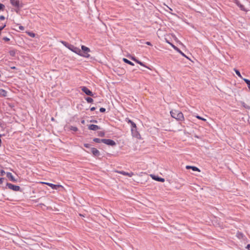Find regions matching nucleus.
Masks as SVG:
<instances>
[{
	"mask_svg": "<svg viewBox=\"0 0 250 250\" xmlns=\"http://www.w3.org/2000/svg\"><path fill=\"white\" fill-rule=\"evenodd\" d=\"M60 42L69 50L80 56L86 58H88L90 57V54L89 53L90 52V49L84 45H82V51L78 47H75L72 44H69L66 42L61 41Z\"/></svg>",
	"mask_w": 250,
	"mask_h": 250,
	"instance_id": "1",
	"label": "nucleus"
},
{
	"mask_svg": "<svg viewBox=\"0 0 250 250\" xmlns=\"http://www.w3.org/2000/svg\"><path fill=\"white\" fill-rule=\"evenodd\" d=\"M170 114L172 117L178 121H184L185 120L184 116L183 113L178 110H172L170 111Z\"/></svg>",
	"mask_w": 250,
	"mask_h": 250,
	"instance_id": "2",
	"label": "nucleus"
},
{
	"mask_svg": "<svg viewBox=\"0 0 250 250\" xmlns=\"http://www.w3.org/2000/svg\"><path fill=\"white\" fill-rule=\"evenodd\" d=\"M6 187L10 189L15 191H18L20 190V187L18 186L14 185L11 183H7L6 185Z\"/></svg>",
	"mask_w": 250,
	"mask_h": 250,
	"instance_id": "3",
	"label": "nucleus"
},
{
	"mask_svg": "<svg viewBox=\"0 0 250 250\" xmlns=\"http://www.w3.org/2000/svg\"><path fill=\"white\" fill-rule=\"evenodd\" d=\"M40 183L48 185V186H49L52 189H57L58 188H60V187L63 188V187L60 185H54V184H53L51 183L44 182H40Z\"/></svg>",
	"mask_w": 250,
	"mask_h": 250,
	"instance_id": "4",
	"label": "nucleus"
},
{
	"mask_svg": "<svg viewBox=\"0 0 250 250\" xmlns=\"http://www.w3.org/2000/svg\"><path fill=\"white\" fill-rule=\"evenodd\" d=\"M102 143L111 146H113L116 145L115 142L114 141L110 139H102Z\"/></svg>",
	"mask_w": 250,
	"mask_h": 250,
	"instance_id": "5",
	"label": "nucleus"
},
{
	"mask_svg": "<svg viewBox=\"0 0 250 250\" xmlns=\"http://www.w3.org/2000/svg\"><path fill=\"white\" fill-rule=\"evenodd\" d=\"M125 121L127 123L130 124L131 125V131H133L134 129H136L137 128L136 125L133 122H132L131 120H130L129 119L126 118L125 119Z\"/></svg>",
	"mask_w": 250,
	"mask_h": 250,
	"instance_id": "6",
	"label": "nucleus"
},
{
	"mask_svg": "<svg viewBox=\"0 0 250 250\" xmlns=\"http://www.w3.org/2000/svg\"><path fill=\"white\" fill-rule=\"evenodd\" d=\"M81 90L84 92L86 95L89 96H93L92 92L85 86H83L81 87Z\"/></svg>",
	"mask_w": 250,
	"mask_h": 250,
	"instance_id": "7",
	"label": "nucleus"
},
{
	"mask_svg": "<svg viewBox=\"0 0 250 250\" xmlns=\"http://www.w3.org/2000/svg\"><path fill=\"white\" fill-rule=\"evenodd\" d=\"M150 176L152 178V179L156 180L157 181L164 182L165 181L164 178L159 177L155 175L151 174Z\"/></svg>",
	"mask_w": 250,
	"mask_h": 250,
	"instance_id": "8",
	"label": "nucleus"
},
{
	"mask_svg": "<svg viewBox=\"0 0 250 250\" xmlns=\"http://www.w3.org/2000/svg\"><path fill=\"white\" fill-rule=\"evenodd\" d=\"M6 176L7 178L12 182H17V179H16L10 172H7Z\"/></svg>",
	"mask_w": 250,
	"mask_h": 250,
	"instance_id": "9",
	"label": "nucleus"
},
{
	"mask_svg": "<svg viewBox=\"0 0 250 250\" xmlns=\"http://www.w3.org/2000/svg\"><path fill=\"white\" fill-rule=\"evenodd\" d=\"M116 172H117L118 173H120L122 175H125V176H127L128 177H132L133 175H134V173L133 172H130V173H128V172H125L124 171H115Z\"/></svg>",
	"mask_w": 250,
	"mask_h": 250,
	"instance_id": "10",
	"label": "nucleus"
},
{
	"mask_svg": "<svg viewBox=\"0 0 250 250\" xmlns=\"http://www.w3.org/2000/svg\"><path fill=\"white\" fill-rule=\"evenodd\" d=\"M11 4L17 8H19L20 6V3L19 0H10Z\"/></svg>",
	"mask_w": 250,
	"mask_h": 250,
	"instance_id": "11",
	"label": "nucleus"
},
{
	"mask_svg": "<svg viewBox=\"0 0 250 250\" xmlns=\"http://www.w3.org/2000/svg\"><path fill=\"white\" fill-rule=\"evenodd\" d=\"M131 59L133 61H134V62H135L136 63L139 64L140 65H141V66H143L144 67H145L148 69H150L148 66H146L144 63H143L142 62H141V61H140L139 60L136 59L135 57H132L131 58Z\"/></svg>",
	"mask_w": 250,
	"mask_h": 250,
	"instance_id": "12",
	"label": "nucleus"
},
{
	"mask_svg": "<svg viewBox=\"0 0 250 250\" xmlns=\"http://www.w3.org/2000/svg\"><path fill=\"white\" fill-rule=\"evenodd\" d=\"M91 152L93 154V155L95 156H97L100 155L99 151L94 147L91 148Z\"/></svg>",
	"mask_w": 250,
	"mask_h": 250,
	"instance_id": "13",
	"label": "nucleus"
},
{
	"mask_svg": "<svg viewBox=\"0 0 250 250\" xmlns=\"http://www.w3.org/2000/svg\"><path fill=\"white\" fill-rule=\"evenodd\" d=\"M88 129L92 130H97L100 129V127L95 125H90L88 126Z\"/></svg>",
	"mask_w": 250,
	"mask_h": 250,
	"instance_id": "14",
	"label": "nucleus"
},
{
	"mask_svg": "<svg viewBox=\"0 0 250 250\" xmlns=\"http://www.w3.org/2000/svg\"><path fill=\"white\" fill-rule=\"evenodd\" d=\"M171 46L177 52L180 53L182 56L186 57V56L185 55L184 53H183L178 48H177L176 46H175L174 45L172 44V43H170Z\"/></svg>",
	"mask_w": 250,
	"mask_h": 250,
	"instance_id": "15",
	"label": "nucleus"
},
{
	"mask_svg": "<svg viewBox=\"0 0 250 250\" xmlns=\"http://www.w3.org/2000/svg\"><path fill=\"white\" fill-rule=\"evenodd\" d=\"M186 168L187 169H192V170L193 171H199V172L200 171V170L198 167H194V166H187Z\"/></svg>",
	"mask_w": 250,
	"mask_h": 250,
	"instance_id": "16",
	"label": "nucleus"
},
{
	"mask_svg": "<svg viewBox=\"0 0 250 250\" xmlns=\"http://www.w3.org/2000/svg\"><path fill=\"white\" fill-rule=\"evenodd\" d=\"M7 96V91L4 89H0V97H6Z\"/></svg>",
	"mask_w": 250,
	"mask_h": 250,
	"instance_id": "17",
	"label": "nucleus"
},
{
	"mask_svg": "<svg viewBox=\"0 0 250 250\" xmlns=\"http://www.w3.org/2000/svg\"><path fill=\"white\" fill-rule=\"evenodd\" d=\"M123 61L125 62V63H127L128 64H130L131 65L133 66L134 65L133 62H130V61L128 60L127 59H126L125 58H123Z\"/></svg>",
	"mask_w": 250,
	"mask_h": 250,
	"instance_id": "18",
	"label": "nucleus"
},
{
	"mask_svg": "<svg viewBox=\"0 0 250 250\" xmlns=\"http://www.w3.org/2000/svg\"><path fill=\"white\" fill-rule=\"evenodd\" d=\"M26 33L28 34L30 37L34 38L36 36V34L32 32L26 31Z\"/></svg>",
	"mask_w": 250,
	"mask_h": 250,
	"instance_id": "19",
	"label": "nucleus"
},
{
	"mask_svg": "<svg viewBox=\"0 0 250 250\" xmlns=\"http://www.w3.org/2000/svg\"><path fill=\"white\" fill-rule=\"evenodd\" d=\"M244 82L247 84L250 90V80L247 79H243Z\"/></svg>",
	"mask_w": 250,
	"mask_h": 250,
	"instance_id": "20",
	"label": "nucleus"
},
{
	"mask_svg": "<svg viewBox=\"0 0 250 250\" xmlns=\"http://www.w3.org/2000/svg\"><path fill=\"white\" fill-rule=\"evenodd\" d=\"M69 129L71 130H72V131H77L78 129L77 127L76 126H70L69 127Z\"/></svg>",
	"mask_w": 250,
	"mask_h": 250,
	"instance_id": "21",
	"label": "nucleus"
},
{
	"mask_svg": "<svg viewBox=\"0 0 250 250\" xmlns=\"http://www.w3.org/2000/svg\"><path fill=\"white\" fill-rule=\"evenodd\" d=\"M93 141L98 143H102V139H100L99 138H94L93 139Z\"/></svg>",
	"mask_w": 250,
	"mask_h": 250,
	"instance_id": "22",
	"label": "nucleus"
},
{
	"mask_svg": "<svg viewBox=\"0 0 250 250\" xmlns=\"http://www.w3.org/2000/svg\"><path fill=\"white\" fill-rule=\"evenodd\" d=\"M86 101L89 103H91L93 102V99H92L90 97H87L86 99H85Z\"/></svg>",
	"mask_w": 250,
	"mask_h": 250,
	"instance_id": "23",
	"label": "nucleus"
},
{
	"mask_svg": "<svg viewBox=\"0 0 250 250\" xmlns=\"http://www.w3.org/2000/svg\"><path fill=\"white\" fill-rule=\"evenodd\" d=\"M234 71L235 72L236 74L237 75V76L240 77V78H242V77L240 73V72L237 70V69H234Z\"/></svg>",
	"mask_w": 250,
	"mask_h": 250,
	"instance_id": "24",
	"label": "nucleus"
},
{
	"mask_svg": "<svg viewBox=\"0 0 250 250\" xmlns=\"http://www.w3.org/2000/svg\"><path fill=\"white\" fill-rule=\"evenodd\" d=\"M5 174V172L2 170V169H0V176H3L4 175V174Z\"/></svg>",
	"mask_w": 250,
	"mask_h": 250,
	"instance_id": "25",
	"label": "nucleus"
},
{
	"mask_svg": "<svg viewBox=\"0 0 250 250\" xmlns=\"http://www.w3.org/2000/svg\"><path fill=\"white\" fill-rule=\"evenodd\" d=\"M196 118H197V119H200V120H203V121H206V119L203 118H202V117H200V116H196Z\"/></svg>",
	"mask_w": 250,
	"mask_h": 250,
	"instance_id": "26",
	"label": "nucleus"
},
{
	"mask_svg": "<svg viewBox=\"0 0 250 250\" xmlns=\"http://www.w3.org/2000/svg\"><path fill=\"white\" fill-rule=\"evenodd\" d=\"M4 8V5L3 4L0 3V11L3 10Z\"/></svg>",
	"mask_w": 250,
	"mask_h": 250,
	"instance_id": "27",
	"label": "nucleus"
},
{
	"mask_svg": "<svg viewBox=\"0 0 250 250\" xmlns=\"http://www.w3.org/2000/svg\"><path fill=\"white\" fill-rule=\"evenodd\" d=\"M166 6H167V7L168 8V9L169 10V12L170 14H171L172 15H174V14H173L172 13H171V11H172V9L171 8L169 7L168 6H167V5H166Z\"/></svg>",
	"mask_w": 250,
	"mask_h": 250,
	"instance_id": "28",
	"label": "nucleus"
},
{
	"mask_svg": "<svg viewBox=\"0 0 250 250\" xmlns=\"http://www.w3.org/2000/svg\"><path fill=\"white\" fill-rule=\"evenodd\" d=\"M100 111L101 112H104V111H105V108H104L102 107V108H101L100 109Z\"/></svg>",
	"mask_w": 250,
	"mask_h": 250,
	"instance_id": "29",
	"label": "nucleus"
},
{
	"mask_svg": "<svg viewBox=\"0 0 250 250\" xmlns=\"http://www.w3.org/2000/svg\"><path fill=\"white\" fill-rule=\"evenodd\" d=\"M19 28L21 30H23L24 29V27L23 26H20L19 27Z\"/></svg>",
	"mask_w": 250,
	"mask_h": 250,
	"instance_id": "30",
	"label": "nucleus"
},
{
	"mask_svg": "<svg viewBox=\"0 0 250 250\" xmlns=\"http://www.w3.org/2000/svg\"><path fill=\"white\" fill-rule=\"evenodd\" d=\"M84 146L85 147H87V148H88L90 147V145L88 144H84Z\"/></svg>",
	"mask_w": 250,
	"mask_h": 250,
	"instance_id": "31",
	"label": "nucleus"
},
{
	"mask_svg": "<svg viewBox=\"0 0 250 250\" xmlns=\"http://www.w3.org/2000/svg\"><path fill=\"white\" fill-rule=\"evenodd\" d=\"M3 182V178H0V184H2Z\"/></svg>",
	"mask_w": 250,
	"mask_h": 250,
	"instance_id": "32",
	"label": "nucleus"
},
{
	"mask_svg": "<svg viewBox=\"0 0 250 250\" xmlns=\"http://www.w3.org/2000/svg\"><path fill=\"white\" fill-rule=\"evenodd\" d=\"M3 39L6 42L9 41L10 40V39L7 37H4Z\"/></svg>",
	"mask_w": 250,
	"mask_h": 250,
	"instance_id": "33",
	"label": "nucleus"
},
{
	"mask_svg": "<svg viewBox=\"0 0 250 250\" xmlns=\"http://www.w3.org/2000/svg\"><path fill=\"white\" fill-rule=\"evenodd\" d=\"M5 17L3 16H0V20H4Z\"/></svg>",
	"mask_w": 250,
	"mask_h": 250,
	"instance_id": "34",
	"label": "nucleus"
},
{
	"mask_svg": "<svg viewBox=\"0 0 250 250\" xmlns=\"http://www.w3.org/2000/svg\"><path fill=\"white\" fill-rule=\"evenodd\" d=\"M10 54L12 56H14L15 54V52L14 51H11L10 52Z\"/></svg>",
	"mask_w": 250,
	"mask_h": 250,
	"instance_id": "35",
	"label": "nucleus"
},
{
	"mask_svg": "<svg viewBox=\"0 0 250 250\" xmlns=\"http://www.w3.org/2000/svg\"><path fill=\"white\" fill-rule=\"evenodd\" d=\"M6 25L4 24L3 26H2V28H0V34L1 33V30L5 27Z\"/></svg>",
	"mask_w": 250,
	"mask_h": 250,
	"instance_id": "36",
	"label": "nucleus"
},
{
	"mask_svg": "<svg viewBox=\"0 0 250 250\" xmlns=\"http://www.w3.org/2000/svg\"><path fill=\"white\" fill-rule=\"evenodd\" d=\"M146 44L147 45H151V43L150 42H146Z\"/></svg>",
	"mask_w": 250,
	"mask_h": 250,
	"instance_id": "37",
	"label": "nucleus"
},
{
	"mask_svg": "<svg viewBox=\"0 0 250 250\" xmlns=\"http://www.w3.org/2000/svg\"><path fill=\"white\" fill-rule=\"evenodd\" d=\"M95 107H92V108H91V111H93V110H95Z\"/></svg>",
	"mask_w": 250,
	"mask_h": 250,
	"instance_id": "38",
	"label": "nucleus"
},
{
	"mask_svg": "<svg viewBox=\"0 0 250 250\" xmlns=\"http://www.w3.org/2000/svg\"><path fill=\"white\" fill-rule=\"evenodd\" d=\"M247 248L249 249L250 248V244H248L247 246Z\"/></svg>",
	"mask_w": 250,
	"mask_h": 250,
	"instance_id": "39",
	"label": "nucleus"
},
{
	"mask_svg": "<svg viewBox=\"0 0 250 250\" xmlns=\"http://www.w3.org/2000/svg\"><path fill=\"white\" fill-rule=\"evenodd\" d=\"M11 68H12V69H15V68H16V67H15V66H14V67H11Z\"/></svg>",
	"mask_w": 250,
	"mask_h": 250,
	"instance_id": "40",
	"label": "nucleus"
}]
</instances>
